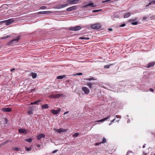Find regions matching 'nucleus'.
Returning a JSON list of instances; mask_svg holds the SVG:
<instances>
[{
    "instance_id": "1",
    "label": "nucleus",
    "mask_w": 155,
    "mask_h": 155,
    "mask_svg": "<svg viewBox=\"0 0 155 155\" xmlns=\"http://www.w3.org/2000/svg\"><path fill=\"white\" fill-rule=\"evenodd\" d=\"M19 36H18L16 38L10 41L9 44L10 45H13L17 44L19 40Z\"/></svg>"
},
{
    "instance_id": "2",
    "label": "nucleus",
    "mask_w": 155,
    "mask_h": 155,
    "mask_svg": "<svg viewBox=\"0 0 155 155\" xmlns=\"http://www.w3.org/2000/svg\"><path fill=\"white\" fill-rule=\"evenodd\" d=\"M101 27V25L99 23H97L92 25L91 26V28L94 29H98Z\"/></svg>"
},
{
    "instance_id": "3",
    "label": "nucleus",
    "mask_w": 155,
    "mask_h": 155,
    "mask_svg": "<svg viewBox=\"0 0 155 155\" xmlns=\"http://www.w3.org/2000/svg\"><path fill=\"white\" fill-rule=\"evenodd\" d=\"M14 20L13 18H11L6 20H5L1 21L2 23H5L6 25H9L14 22Z\"/></svg>"
},
{
    "instance_id": "4",
    "label": "nucleus",
    "mask_w": 155,
    "mask_h": 155,
    "mask_svg": "<svg viewBox=\"0 0 155 155\" xmlns=\"http://www.w3.org/2000/svg\"><path fill=\"white\" fill-rule=\"evenodd\" d=\"M63 94H51L49 95V97L51 98H57L63 96Z\"/></svg>"
},
{
    "instance_id": "5",
    "label": "nucleus",
    "mask_w": 155,
    "mask_h": 155,
    "mask_svg": "<svg viewBox=\"0 0 155 155\" xmlns=\"http://www.w3.org/2000/svg\"><path fill=\"white\" fill-rule=\"evenodd\" d=\"M61 110L60 108H58L57 110L52 109L50 110V112L54 115L57 114L58 113L60 112Z\"/></svg>"
},
{
    "instance_id": "6",
    "label": "nucleus",
    "mask_w": 155,
    "mask_h": 155,
    "mask_svg": "<svg viewBox=\"0 0 155 155\" xmlns=\"http://www.w3.org/2000/svg\"><path fill=\"white\" fill-rule=\"evenodd\" d=\"M82 90L86 94H88L90 92V90L88 88L85 87H84L82 88Z\"/></svg>"
},
{
    "instance_id": "7",
    "label": "nucleus",
    "mask_w": 155,
    "mask_h": 155,
    "mask_svg": "<svg viewBox=\"0 0 155 155\" xmlns=\"http://www.w3.org/2000/svg\"><path fill=\"white\" fill-rule=\"evenodd\" d=\"M77 8V7L76 6H72L67 8L66 9L67 11L70 12L74 10Z\"/></svg>"
},
{
    "instance_id": "8",
    "label": "nucleus",
    "mask_w": 155,
    "mask_h": 155,
    "mask_svg": "<svg viewBox=\"0 0 155 155\" xmlns=\"http://www.w3.org/2000/svg\"><path fill=\"white\" fill-rule=\"evenodd\" d=\"M79 0H73L71 1H69L68 3L69 4H77L79 3Z\"/></svg>"
},
{
    "instance_id": "9",
    "label": "nucleus",
    "mask_w": 155,
    "mask_h": 155,
    "mask_svg": "<svg viewBox=\"0 0 155 155\" xmlns=\"http://www.w3.org/2000/svg\"><path fill=\"white\" fill-rule=\"evenodd\" d=\"M51 13L52 12L50 11H44L39 12H38V14H49Z\"/></svg>"
},
{
    "instance_id": "10",
    "label": "nucleus",
    "mask_w": 155,
    "mask_h": 155,
    "mask_svg": "<svg viewBox=\"0 0 155 155\" xmlns=\"http://www.w3.org/2000/svg\"><path fill=\"white\" fill-rule=\"evenodd\" d=\"M12 109L9 107H4L2 109V110L5 112H9L12 110Z\"/></svg>"
},
{
    "instance_id": "11",
    "label": "nucleus",
    "mask_w": 155,
    "mask_h": 155,
    "mask_svg": "<svg viewBox=\"0 0 155 155\" xmlns=\"http://www.w3.org/2000/svg\"><path fill=\"white\" fill-rule=\"evenodd\" d=\"M56 131L59 133L61 132H64L67 130V129H64L63 128H60L58 129H56Z\"/></svg>"
},
{
    "instance_id": "12",
    "label": "nucleus",
    "mask_w": 155,
    "mask_h": 155,
    "mask_svg": "<svg viewBox=\"0 0 155 155\" xmlns=\"http://www.w3.org/2000/svg\"><path fill=\"white\" fill-rule=\"evenodd\" d=\"M97 5H94V4L93 3H89L88 4L85 5L84 6L85 7H88L89 6H91V7H95Z\"/></svg>"
},
{
    "instance_id": "13",
    "label": "nucleus",
    "mask_w": 155,
    "mask_h": 155,
    "mask_svg": "<svg viewBox=\"0 0 155 155\" xmlns=\"http://www.w3.org/2000/svg\"><path fill=\"white\" fill-rule=\"evenodd\" d=\"M45 135L42 134H40L39 135L37 136V140H39L42 138H45Z\"/></svg>"
},
{
    "instance_id": "14",
    "label": "nucleus",
    "mask_w": 155,
    "mask_h": 155,
    "mask_svg": "<svg viewBox=\"0 0 155 155\" xmlns=\"http://www.w3.org/2000/svg\"><path fill=\"white\" fill-rule=\"evenodd\" d=\"M155 64V62H150L149 63L147 64V68H149L153 66Z\"/></svg>"
},
{
    "instance_id": "15",
    "label": "nucleus",
    "mask_w": 155,
    "mask_h": 155,
    "mask_svg": "<svg viewBox=\"0 0 155 155\" xmlns=\"http://www.w3.org/2000/svg\"><path fill=\"white\" fill-rule=\"evenodd\" d=\"M110 117V115H108L106 118H104L102 119H101V120H99L98 121V122H102L103 121H105L106 120H107V119H109Z\"/></svg>"
},
{
    "instance_id": "16",
    "label": "nucleus",
    "mask_w": 155,
    "mask_h": 155,
    "mask_svg": "<svg viewBox=\"0 0 155 155\" xmlns=\"http://www.w3.org/2000/svg\"><path fill=\"white\" fill-rule=\"evenodd\" d=\"M94 83H92V82H87V85L91 89L92 88V87L93 85L95 84Z\"/></svg>"
},
{
    "instance_id": "17",
    "label": "nucleus",
    "mask_w": 155,
    "mask_h": 155,
    "mask_svg": "<svg viewBox=\"0 0 155 155\" xmlns=\"http://www.w3.org/2000/svg\"><path fill=\"white\" fill-rule=\"evenodd\" d=\"M68 5V4L63 5H58V6L56 7V8L57 9H60V8H63L65 7H66Z\"/></svg>"
},
{
    "instance_id": "18",
    "label": "nucleus",
    "mask_w": 155,
    "mask_h": 155,
    "mask_svg": "<svg viewBox=\"0 0 155 155\" xmlns=\"http://www.w3.org/2000/svg\"><path fill=\"white\" fill-rule=\"evenodd\" d=\"M19 132L23 134H26L27 133L26 130L24 129H18Z\"/></svg>"
},
{
    "instance_id": "19",
    "label": "nucleus",
    "mask_w": 155,
    "mask_h": 155,
    "mask_svg": "<svg viewBox=\"0 0 155 155\" xmlns=\"http://www.w3.org/2000/svg\"><path fill=\"white\" fill-rule=\"evenodd\" d=\"M30 75L34 79L35 78L37 77V74L36 73L32 72L31 74Z\"/></svg>"
},
{
    "instance_id": "20",
    "label": "nucleus",
    "mask_w": 155,
    "mask_h": 155,
    "mask_svg": "<svg viewBox=\"0 0 155 155\" xmlns=\"http://www.w3.org/2000/svg\"><path fill=\"white\" fill-rule=\"evenodd\" d=\"M49 107L48 105V104H46L43 105L42 106V109H47Z\"/></svg>"
},
{
    "instance_id": "21",
    "label": "nucleus",
    "mask_w": 155,
    "mask_h": 155,
    "mask_svg": "<svg viewBox=\"0 0 155 155\" xmlns=\"http://www.w3.org/2000/svg\"><path fill=\"white\" fill-rule=\"evenodd\" d=\"M132 14V13L130 12H128L126 13L124 15V18H127L129 17Z\"/></svg>"
},
{
    "instance_id": "22",
    "label": "nucleus",
    "mask_w": 155,
    "mask_h": 155,
    "mask_svg": "<svg viewBox=\"0 0 155 155\" xmlns=\"http://www.w3.org/2000/svg\"><path fill=\"white\" fill-rule=\"evenodd\" d=\"M12 142V141H10V140H6V141L4 142H2V143L1 145V146H3V145H5L8 142Z\"/></svg>"
},
{
    "instance_id": "23",
    "label": "nucleus",
    "mask_w": 155,
    "mask_h": 155,
    "mask_svg": "<svg viewBox=\"0 0 155 155\" xmlns=\"http://www.w3.org/2000/svg\"><path fill=\"white\" fill-rule=\"evenodd\" d=\"M81 28V27L80 26H78L75 27V31H78L80 30Z\"/></svg>"
},
{
    "instance_id": "24",
    "label": "nucleus",
    "mask_w": 155,
    "mask_h": 155,
    "mask_svg": "<svg viewBox=\"0 0 155 155\" xmlns=\"http://www.w3.org/2000/svg\"><path fill=\"white\" fill-rule=\"evenodd\" d=\"M40 101H41L40 100H38V101H35L34 102H31V104H38V103H39Z\"/></svg>"
},
{
    "instance_id": "25",
    "label": "nucleus",
    "mask_w": 155,
    "mask_h": 155,
    "mask_svg": "<svg viewBox=\"0 0 155 155\" xmlns=\"http://www.w3.org/2000/svg\"><path fill=\"white\" fill-rule=\"evenodd\" d=\"M65 75H60L57 77V79H62L65 77Z\"/></svg>"
},
{
    "instance_id": "26",
    "label": "nucleus",
    "mask_w": 155,
    "mask_h": 155,
    "mask_svg": "<svg viewBox=\"0 0 155 155\" xmlns=\"http://www.w3.org/2000/svg\"><path fill=\"white\" fill-rule=\"evenodd\" d=\"M25 141L29 143H31L32 141V139L31 138H28L25 139Z\"/></svg>"
},
{
    "instance_id": "27",
    "label": "nucleus",
    "mask_w": 155,
    "mask_h": 155,
    "mask_svg": "<svg viewBox=\"0 0 155 155\" xmlns=\"http://www.w3.org/2000/svg\"><path fill=\"white\" fill-rule=\"evenodd\" d=\"M155 0H152L150 1L149 3V5H155Z\"/></svg>"
},
{
    "instance_id": "28",
    "label": "nucleus",
    "mask_w": 155,
    "mask_h": 155,
    "mask_svg": "<svg viewBox=\"0 0 155 155\" xmlns=\"http://www.w3.org/2000/svg\"><path fill=\"white\" fill-rule=\"evenodd\" d=\"M12 149L16 151H18L20 150V148L14 147L12 148Z\"/></svg>"
},
{
    "instance_id": "29",
    "label": "nucleus",
    "mask_w": 155,
    "mask_h": 155,
    "mask_svg": "<svg viewBox=\"0 0 155 155\" xmlns=\"http://www.w3.org/2000/svg\"><path fill=\"white\" fill-rule=\"evenodd\" d=\"M25 148L26 151H30L31 150V148L30 147H25Z\"/></svg>"
},
{
    "instance_id": "30",
    "label": "nucleus",
    "mask_w": 155,
    "mask_h": 155,
    "mask_svg": "<svg viewBox=\"0 0 155 155\" xmlns=\"http://www.w3.org/2000/svg\"><path fill=\"white\" fill-rule=\"evenodd\" d=\"M106 142V140L104 138H103L102 140V141L99 143H104Z\"/></svg>"
},
{
    "instance_id": "31",
    "label": "nucleus",
    "mask_w": 155,
    "mask_h": 155,
    "mask_svg": "<svg viewBox=\"0 0 155 155\" xmlns=\"http://www.w3.org/2000/svg\"><path fill=\"white\" fill-rule=\"evenodd\" d=\"M86 79L88 81H92V80H96V79L93 78H87Z\"/></svg>"
},
{
    "instance_id": "32",
    "label": "nucleus",
    "mask_w": 155,
    "mask_h": 155,
    "mask_svg": "<svg viewBox=\"0 0 155 155\" xmlns=\"http://www.w3.org/2000/svg\"><path fill=\"white\" fill-rule=\"evenodd\" d=\"M33 113L32 111L31 110H29L28 112V114L29 115H31Z\"/></svg>"
},
{
    "instance_id": "33",
    "label": "nucleus",
    "mask_w": 155,
    "mask_h": 155,
    "mask_svg": "<svg viewBox=\"0 0 155 155\" xmlns=\"http://www.w3.org/2000/svg\"><path fill=\"white\" fill-rule=\"evenodd\" d=\"M101 9L95 10H93L92 12L93 13L97 12H99L100 11H101Z\"/></svg>"
},
{
    "instance_id": "34",
    "label": "nucleus",
    "mask_w": 155,
    "mask_h": 155,
    "mask_svg": "<svg viewBox=\"0 0 155 155\" xmlns=\"http://www.w3.org/2000/svg\"><path fill=\"white\" fill-rule=\"evenodd\" d=\"M75 27H71V28H70L69 29V30H71V31H75Z\"/></svg>"
},
{
    "instance_id": "35",
    "label": "nucleus",
    "mask_w": 155,
    "mask_h": 155,
    "mask_svg": "<svg viewBox=\"0 0 155 155\" xmlns=\"http://www.w3.org/2000/svg\"><path fill=\"white\" fill-rule=\"evenodd\" d=\"M79 134L78 133H75L73 135V136L74 137H78V135H79Z\"/></svg>"
},
{
    "instance_id": "36",
    "label": "nucleus",
    "mask_w": 155,
    "mask_h": 155,
    "mask_svg": "<svg viewBox=\"0 0 155 155\" xmlns=\"http://www.w3.org/2000/svg\"><path fill=\"white\" fill-rule=\"evenodd\" d=\"M47 8V7L45 6H42L40 7V8L42 9H46Z\"/></svg>"
},
{
    "instance_id": "37",
    "label": "nucleus",
    "mask_w": 155,
    "mask_h": 155,
    "mask_svg": "<svg viewBox=\"0 0 155 155\" xmlns=\"http://www.w3.org/2000/svg\"><path fill=\"white\" fill-rule=\"evenodd\" d=\"M131 24L133 25H137L138 24L137 22V21H135L134 22H132L131 23Z\"/></svg>"
},
{
    "instance_id": "38",
    "label": "nucleus",
    "mask_w": 155,
    "mask_h": 155,
    "mask_svg": "<svg viewBox=\"0 0 155 155\" xmlns=\"http://www.w3.org/2000/svg\"><path fill=\"white\" fill-rule=\"evenodd\" d=\"M82 74V73H79L76 74H75L74 75H81Z\"/></svg>"
},
{
    "instance_id": "39",
    "label": "nucleus",
    "mask_w": 155,
    "mask_h": 155,
    "mask_svg": "<svg viewBox=\"0 0 155 155\" xmlns=\"http://www.w3.org/2000/svg\"><path fill=\"white\" fill-rule=\"evenodd\" d=\"M35 88L31 89L29 91V92H33L35 90Z\"/></svg>"
},
{
    "instance_id": "40",
    "label": "nucleus",
    "mask_w": 155,
    "mask_h": 155,
    "mask_svg": "<svg viewBox=\"0 0 155 155\" xmlns=\"http://www.w3.org/2000/svg\"><path fill=\"white\" fill-rule=\"evenodd\" d=\"M112 64H111L110 65H106V66H105L104 67V68H109L110 66V65H112Z\"/></svg>"
},
{
    "instance_id": "41",
    "label": "nucleus",
    "mask_w": 155,
    "mask_h": 155,
    "mask_svg": "<svg viewBox=\"0 0 155 155\" xmlns=\"http://www.w3.org/2000/svg\"><path fill=\"white\" fill-rule=\"evenodd\" d=\"M8 122V120L6 118L5 119V121H4V123L5 124H6Z\"/></svg>"
},
{
    "instance_id": "42",
    "label": "nucleus",
    "mask_w": 155,
    "mask_h": 155,
    "mask_svg": "<svg viewBox=\"0 0 155 155\" xmlns=\"http://www.w3.org/2000/svg\"><path fill=\"white\" fill-rule=\"evenodd\" d=\"M125 24H123L120 26V27H124L125 26Z\"/></svg>"
},
{
    "instance_id": "43",
    "label": "nucleus",
    "mask_w": 155,
    "mask_h": 155,
    "mask_svg": "<svg viewBox=\"0 0 155 155\" xmlns=\"http://www.w3.org/2000/svg\"><path fill=\"white\" fill-rule=\"evenodd\" d=\"M149 90L152 92H153L154 91L153 89L151 88H150Z\"/></svg>"
},
{
    "instance_id": "44",
    "label": "nucleus",
    "mask_w": 155,
    "mask_h": 155,
    "mask_svg": "<svg viewBox=\"0 0 155 155\" xmlns=\"http://www.w3.org/2000/svg\"><path fill=\"white\" fill-rule=\"evenodd\" d=\"M58 151V150H55L52 151V153H54Z\"/></svg>"
},
{
    "instance_id": "45",
    "label": "nucleus",
    "mask_w": 155,
    "mask_h": 155,
    "mask_svg": "<svg viewBox=\"0 0 155 155\" xmlns=\"http://www.w3.org/2000/svg\"><path fill=\"white\" fill-rule=\"evenodd\" d=\"M116 117L117 118H121V116H119V115H116Z\"/></svg>"
},
{
    "instance_id": "46",
    "label": "nucleus",
    "mask_w": 155,
    "mask_h": 155,
    "mask_svg": "<svg viewBox=\"0 0 155 155\" xmlns=\"http://www.w3.org/2000/svg\"><path fill=\"white\" fill-rule=\"evenodd\" d=\"M10 37V36H9V35H7V36H5L6 39Z\"/></svg>"
},
{
    "instance_id": "47",
    "label": "nucleus",
    "mask_w": 155,
    "mask_h": 155,
    "mask_svg": "<svg viewBox=\"0 0 155 155\" xmlns=\"http://www.w3.org/2000/svg\"><path fill=\"white\" fill-rule=\"evenodd\" d=\"M69 112V111H67L65 112L64 114V115H65L68 113Z\"/></svg>"
},
{
    "instance_id": "48",
    "label": "nucleus",
    "mask_w": 155,
    "mask_h": 155,
    "mask_svg": "<svg viewBox=\"0 0 155 155\" xmlns=\"http://www.w3.org/2000/svg\"><path fill=\"white\" fill-rule=\"evenodd\" d=\"M115 120H116L115 118H114L113 120L112 121H111V123H112V122H114Z\"/></svg>"
},
{
    "instance_id": "49",
    "label": "nucleus",
    "mask_w": 155,
    "mask_h": 155,
    "mask_svg": "<svg viewBox=\"0 0 155 155\" xmlns=\"http://www.w3.org/2000/svg\"><path fill=\"white\" fill-rule=\"evenodd\" d=\"M6 39L5 36L3 37H2L1 38V39Z\"/></svg>"
},
{
    "instance_id": "50",
    "label": "nucleus",
    "mask_w": 155,
    "mask_h": 155,
    "mask_svg": "<svg viewBox=\"0 0 155 155\" xmlns=\"http://www.w3.org/2000/svg\"><path fill=\"white\" fill-rule=\"evenodd\" d=\"M111 0H106L105 1V2H108L110 1Z\"/></svg>"
},
{
    "instance_id": "51",
    "label": "nucleus",
    "mask_w": 155,
    "mask_h": 155,
    "mask_svg": "<svg viewBox=\"0 0 155 155\" xmlns=\"http://www.w3.org/2000/svg\"><path fill=\"white\" fill-rule=\"evenodd\" d=\"M83 39H89V38H86L85 37H83Z\"/></svg>"
},
{
    "instance_id": "52",
    "label": "nucleus",
    "mask_w": 155,
    "mask_h": 155,
    "mask_svg": "<svg viewBox=\"0 0 155 155\" xmlns=\"http://www.w3.org/2000/svg\"><path fill=\"white\" fill-rule=\"evenodd\" d=\"M108 30L110 31H112V29L111 28H110L108 29Z\"/></svg>"
},
{
    "instance_id": "53",
    "label": "nucleus",
    "mask_w": 155,
    "mask_h": 155,
    "mask_svg": "<svg viewBox=\"0 0 155 155\" xmlns=\"http://www.w3.org/2000/svg\"><path fill=\"white\" fill-rule=\"evenodd\" d=\"M149 5V3L148 5H146V8H147V7H148L149 5Z\"/></svg>"
},
{
    "instance_id": "54",
    "label": "nucleus",
    "mask_w": 155,
    "mask_h": 155,
    "mask_svg": "<svg viewBox=\"0 0 155 155\" xmlns=\"http://www.w3.org/2000/svg\"><path fill=\"white\" fill-rule=\"evenodd\" d=\"M145 144H144L143 146V148H144L145 147Z\"/></svg>"
},
{
    "instance_id": "55",
    "label": "nucleus",
    "mask_w": 155,
    "mask_h": 155,
    "mask_svg": "<svg viewBox=\"0 0 155 155\" xmlns=\"http://www.w3.org/2000/svg\"><path fill=\"white\" fill-rule=\"evenodd\" d=\"M79 38L80 39H83V37H80Z\"/></svg>"
},
{
    "instance_id": "56",
    "label": "nucleus",
    "mask_w": 155,
    "mask_h": 155,
    "mask_svg": "<svg viewBox=\"0 0 155 155\" xmlns=\"http://www.w3.org/2000/svg\"><path fill=\"white\" fill-rule=\"evenodd\" d=\"M129 152H128L126 155H128L129 153Z\"/></svg>"
},
{
    "instance_id": "57",
    "label": "nucleus",
    "mask_w": 155,
    "mask_h": 155,
    "mask_svg": "<svg viewBox=\"0 0 155 155\" xmlns=\"http://www.w3.org/2000/svg\"><path fill=\"white\" fill-rule=\"evenodd\" d=\"M105 1H103L102 2V3H105Z\"/></svg>"
},
{
    "instance_id": "58",
    "label": "nucleus",
    "mask_w": 155,
    "mask_h": 155,
    "mask_svg": "<svg viewBox=\"0 0 155 155\" xmlns=\"http://www.w3.org/2000/svg\"><path fill=\"white\" fill-rule=\"evenodd\" d=\"M15 69L14 68L12 69V70H11V71H13V70H14Z\"/></svg>"
},
{
    "instance_id": "59",
    "label": "nucleus",
    "mask_w": 155,
    "mask_h": 155,
    "mask_svg": "<svg viewBox=\"0 0 155 155\" xmlns=\"http://www.w3.org/2000/svg\"><path fill=\"white\" fill-rule=\"evenodd\" d=\"M112 123H111H111L109 124V125H110L111 124H112Z\"/></svg>"
},
{
    "instance_id": "60",
    "label": "nucleus",
    "mask_w": 155,
    "mask_h": 155,
    "mask_svg": "<svg viewBox=\"0 0 155 155\" xmlns=\"http://www.w3.org/2000/svg\"><path fill=\"white\" fill-rule=\"evenodd\" d=\"M129 121H130V120H128V121H127V123H129Z\"/></svg>"
},
{
    "instance_id": "61",
    "label": "nucleus",
    "mask_w": 155,
    "mask_h": 155,
    "mask_svg": "<svg viewBox=\"0 0 155 155\" xmlns=\"http://www.w3.org/2000/svg\"><path fill=\"white\" fill-rule=\"evenodd\" d=\"M154 155H155V154H154Z\"/></svg>"
}]
</instances>
